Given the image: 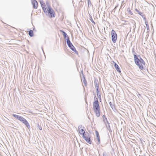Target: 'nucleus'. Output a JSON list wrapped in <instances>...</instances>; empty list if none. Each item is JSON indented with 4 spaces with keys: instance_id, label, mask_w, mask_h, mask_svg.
Listing matches in <instances>:
<instances>
[{
    "instance_id": "obj_15",
    "label": "nucleus",
    "mask_w": 156,
    "mask_h": 156,
    "mask_svg": "<svg viewBox=\"0 0 156 156\" xmlns=\"http://www.w3.org/2000/svg\"><path fill=\"white\" fill-rule=\"evenodd\" d=\"M62 32L63 33V35L65 38H66V37H68L67 36V34L64 31H62Z\"/></svg>"
},
{
    "instance_id": "obj_6",
    "label": "nucleus",
    "mask_w": 156,
    "mask_h": 156,
    "mask_svg": "<svg viewBox=\"0 0 156 156\" xmlns=\"http://www.w3.org/2000/svg\"><path fill=\"white\" fill-rule=\"evenodd\" d=\"M85 128L82 125H80L78 127L79 132L80 134H82V136L85 134Z\"/></svg>"
},
{
    "instance_id": "obj_10",
    "label": "nucleus",
    "mask_w": 156,
    "mask_h": 156,
    "mask_svg": "<svg viewBox=\"0 0 156 156\" xmlns=\"http://www.w3.org/2000/svg\"><path fill=\"white\" fill-rule=\"evenodd\" d=\"M73 51L76 52L77 53V51L76 50V49L74 46L72 45L70 46V47H69Z\"/></svg>"
},
{
    "instance_id": "obj_13",
    "label": "nucleus",
    "mask_w": 156,
    "mask_h": 156,
    "mask_svg": "<svg viewBox=\"0 0 156 156\" xmlns=\"http://www.w3.org/2000/svg\"><path fill=\"white\" fill-rule=\"evenodd\" d=\"M114 66L115 68V69L117 70L118 71L120 72L119 71V68L118 66L115 63V64L114 65Z\"/></svg>"
},
{
    "instance_id": "obj_28",
    "label": "nucleus",
    "mask_w": 156,
    "mask_h": 156,
    "mask_svg": "<svg viewBox=\"0 0 156 156\" xmlns=\"http://www.w3.org/2000/svg\"><path fill=\"white\" fill-rule=\"evenodd\" d=\"M83 82H84V83L85 84L86 83H85V81H83Z\"/></svg>"
},
{
    "instance_id": "obj_19",
    "label": "nucleus",
    "mask_w": 156,
    "mask_h": 156,
    "mask_svg": "<svg viewBox=\"0 0 156 156\" xmlns=\"http://www.w3.org/2000/svg\"><path fill=\"white\" fill-rule=\"evenodd\" d=\"M97 139L98 140V142H97V144H100V137H98V138H97Z\"/></svg>"
},
{
    "instance_id": "obj_23",
    "label": "nucleus",
    "mask_w": 156,
    "mask_h": 156,
    "mask_svg": "<svg viewBox=\"0 0 156 156\" xmlns=\"http://www.w3.org/2000/svg\"><path fill=\"white\" fill-rule=\"evenodd\" d=\"M109 105H110V106L112 108V103L111 102H110L109 103Z\"/></svg>"
},
{
    "instance_id": "obj_9",
    "label": "nucleus",
    "mask_w": 156,
    "mask_h": 156,
    "mask_svg": "<svg viewBox=\"0 0 156 156\" xmlns=\"http://www.w3.org/2000/svg\"><path fill=\"white\" fill-rule=\"evenodd\" d=\"M42 8L44 11V12L47 13V10H46L47 9L45 7V5L44 3L41 4V5Z\"/></svg>"
},
{
    "instance_id": "obj_20",
    "label": "nucleus",
    "mask_w": 156,
    "mask_h": 156,
    "mask_svg": "<svg viewBox=\"0 0 156 156\" xmlns=\"http://www.w3.org/2000/svg\"><path fill=\"white\" fill-rule=\"evenodd\" d=\"M66 41H67V42L70 41L69 39V37H67L66 38Z\"/></svg>"
},
{
    "instance_id": "obj_22",
    "label": "nucleus",
    "mask_w": 156,
    "mask_h": 156,
    "mask_svg": "<svg viewBox=\"0 0 156 156\" xmlns=\"http://www.w3.org/2000/svg\"><path fill=\"white\" fill-rule=\"evenodd\" d=\"M105 117V119L106 120L107 122V123H108V126H109V128H110V127H109V123H108V121H107V118H106V117Z\"/></svg>"
},
{
    "instance_id": "obj_8",
    "label": "nucleus",
    "mask_w": 156,
    "mask_h": 156,
    "mask_svg": "<svg viewBox=\"0 0 156 156\" xmlns=\"http://www.w3.org/2000/svg\"><path fill=\"white\" fill-rule=\"evenodd\" d=\"M32 4L34 8L36 9L37 7V2L36 0H31Z\"/></svg>"
},
{
    "instance_id": "obj_27",
    "label": "nucleus",
    "mask_w": 156,
    "mask_h": 156,
    "mask_svg": "<svg viewBox=\"0 0 156 156\" xmlns=\"http://www.w3.org/2000/svg\"><path fill=\"white\" fill-rule=\"evenodd\" d=\"M93 23H94V24H95V22H94V21L92 20V21H91Z\"/></svg>"
},
{
    "instance_id": "obj_16",
    "label": "nucleus",
    "mask_w": 156,
    "mask_h": 156,
    "mask_svg": "<svg viewBox=\"0 0 156 156\" xmlns=\"http://www.w3.org/2000/svg\"><path fill=\"white\" fill-rule=\"evenodd\" d=\"M95 133L96 135V137L98 138V137H100L99 135L98 132L97 131H95Z\"/></svg>"
},
{
    "instance_id": "obj_5",
    "label": "nucleus",
    "mask_w": 156,
    "mask_h": 156,
    "mask_svg": "<svg viewBox=\"0 0 156 156\" xmlns=\"http://www.w3.org/2000/svg\"><path fill=\"white\" fill-rule=\"evenodd\" d=\"M22 122L23 123H24L26 126L28 128H30V126L29 123L27 122L26 119H25L22 116H20L19 119V120Z\"/></svg>"
},
{
    "instance_id": "obj_14",
    "label": "nucleus",
    "mask_w": 156,
    "mask_h": 156,
    "mask_svg": "<svg viewBox=\"0 0 156 156\" xmlns=\"http://www.w3.org/2000/svg\"><path fill=\"white\" fill-rule=\"evenodd\" d=\"M29 34L31 37H33L34 35L33 31L32 30H30L29 31Z\"/></svg>"
},
{
    "instance_id": "obj_12",
    "label": "nucleus",
    "mask_w": 156,
    "mask_h": 156,
    "mask_svg": "<svg viewBox=\"0 0 156 156\" xmlns=\"http://www.w3.org/2000/svg\"><path fill=\"white\" fill-rule=\"evenodd\" d=\"M12 116L14 117L15 118L17 119L18 120H19L20 116V115H16V114H12Z\"/></svg>"
},
{
    "instance_id": "obj_2",
    "label": "nucleus",
    "mask_w": 156,
    "mask_h": 156,
    "mask_svg": "<svg viewBox=\"0 0 156 156\" xmlns=\"http://www.w3.org/2000/svg\"><path fill=\"white\" fill-rule=\"evenodd\" d=\"M93 109L97 116L99 117L100 115V111L98 102V100L95 101L93 103Z\"/></svg>"
},
{
    "instance_id": "obj_26",
    "label": "nucleus",
    "mask_w": 156,
    "mask_h": 156,
    "mask_svg": "<svg viewBox=\"0 0 156 156\" xmlns=\"http://www.w3.org/2000/svg\"><path fill=\"white\" fill-rule=\"evenodd\" d=\"M99 91L98 88H97V92L98 93V92Z\"/></svg>"
},
{
    "instance_id": "obj_3",
    "label": "nucleus",
    "mask_w": 156,
    "mask_h": 156,
    "mask_svg": "<svg viewBox=\"0 0 156 156\" xmlns=\"http://www.w3.org/2000/svg\"><path fill=\"white\" fill-rule=\"evenodd\" d=\"M46 4L47 7L46 10H47V12H48V13L50 14L51 17L53 16L54 17L55 13L54 11L50 5L49 3L48 2H47L46 3Z\"/></svg>"
},
{
    "instance_id": "obj_4",
    "label": "nucleus",
    "mask_w": 156,
    "mask_h": 156,
    "mask_svg": "<svg viewBox=\"0 0 156 156\" xmlns=\"http://www.w3.org/2000/svg\"><path fill=\"white\" fill-rule=\"evenodd\" d=\"M83 135V137L86 141V142L90 144H91V141L90 140V136L87 133Z\"/></svg>"
},
{
    "instance_id": "obj_25",
    "label": "nucleus",
    "mask_w": 156,
    "mask_h": 156,
    "mask_svg": "<svg viewBox=\"0 0 156 156\" xmlns=\"http://www.w3.org/2000/svg\"><path fill=\"white\" fill-rule=\"evenodd\" d=\"M39 129L40 130H41L42 129V128H41V127H40L39 126Z\"/></svg>"
},
{
    "instance_id": "obj_21",
    "label": "nucleus",
    "mask_w": 156,
    "mask_h": 156,
    "mask_svg": "<svg viewBox=\"0 0 156 156\" xmlns=\"http://www.w3.org/2000/svg\"><path fill=\"white\" fill-rule=\"evenodd\" d=\"M40 3L41 5V4H43L44 3V2H43V0H40Z\"/></svg>"
},
{
    "instance_id": "obj_7",
    "label": "nucleus",
    "mask_w": 156,
    "mask_h": 156,
    "mask_svg": "<svg viewBox=\"0 0 156 156\" xmlns=\"http://www.w3.org/2000/svg\"><path fill=\"white\" fill-rule=\"evenodd\" d=\"M112 40L113 42L115 43L117 40V36L115 32L112 30L111 33Z\"/></svg>"
},
{
    "instance_id": "obj_18",
    "label": "nucleus",
    "mask_w": 156,
    "mask_h": 156,
    "mask_svg": "<svg viewBox=\"0 0 156 156\" xmlns=\"http://www.w3.org/2000/svg\"><path fill=\"white\" fill-rule=\"evenodd\" d=\"M127 11H128V12L129 14H130L131 15H132L133 13L131 11L130 9L129 8H128V9H127Z\"/></svg>"
},
{
    "instance_id": "obj_11",
    "label": "nucleus",
    "mask_w": 156,
    "mask_h": 156,
    "mask_svg": "<svg viewBox=\"0 0 156 156\" xmlns=\"http://www.w3.org/2000/svg\"><path fill=\"white\" fill-rule=\"evenodd\" d=\"M135 11L137 12L142 17H143L144 15H143V13L142 12H140L137 9H135Z\"/></svg>"
},
{
    "instance_id": "obj_24",
    "label": "nucleus",
    "mask_w": 156,
    "mask_h": 156,
    "mask_svg": "<svg viewBox=\"0 0 156 156\" xmlns=\"http://www.w3.org/2000/svg\"><path fill=\"white\" fill-rule=\"evenodd\" d=\"M142 17L145 20H146V17H145V16L144 15V16H143V17Z\"/></svg>"
},
{
    "instance_id": "obj_17",
    "label": "nucleus",
    "mask_w": 156,
    "mask_h": 156,
    "mask_svg": "<svg viewBox=\"0 0 156 156\" xmlns=\"http://www.w3.org/2000/svg\"><path fill=\"white\" fill-rule=\"evenodd\" d=\"M67 43L69 47H70V46H71V45H73L72 43H71V42H70H70H67Z\"/></svg>"
},
{
    "instance_id": "obj_1",
    "label": "nucleus",
    "mask_w": 156,
    "mask_h": 156,
    "mask_svg": "<svg viewBox=\"0 0 156 156\" xmlns=\"http://www.w3.org/2000/svg\"><path fill=\"white\" fill-rule=\"evenodd\" d=\"M134 56L136 64L138 66L140 69L143 70V67L142 65H145V62L141 58H140V59H139L136 55H134Z\"/></svg>"
}]
</instances>
